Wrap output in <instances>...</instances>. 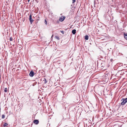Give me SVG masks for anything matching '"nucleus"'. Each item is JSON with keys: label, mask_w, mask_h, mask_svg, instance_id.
<instances>
[{"label": "nucleus", "mask_w": 127, "mask_h": 127, "mask_svg": "<svg viewBox=\"0 0 127 127\" xmlns=\"http://www.w3.org/2000/svg\"><path fill=\"white\" fill-rule=\"evenodd\" d=\"M121 101L122 102L121 103V104L122 105H124L127 102V97L126 98H122Z\"/></svg>", "instance_id": "1"}, {"label": "nucleus", "mask_w": 127, "mask_h": 127, "mask_svg": "<svg viewBox=\"0 0 127 127\" xmlns=\"http://www.w3.org/2000/svg\"><path fill=\"white\" fill-rule=\"evenodd\" d=\"M97 66L99 68H100L101 69H102L104 67V63H101L100 64L97 63Z\"/></svg>", "instance_id": "2"}, {"label": "nucleus", "mask_w": 127, "mask_h": 127, "mask_svg": "<svg viewBox=\"0 0 127 127\" xmlns=\"http://www.w3.org/2000/svg\"><path fill=\"white\" fill-rule=\"evenodd\" d=\"M29 20L30 21V24H32L34 21V20L32 18V15L31 14H30L29 16Z\"/></svg>", "instance_id": "3"}, {"label": "nucleus", "mask_w": 127, "mask_h": 127, "mask_svg": "<svg viewBox=\"0 0 127 127\" xmlns=\"http://www.w3.org/2000/svg\"><path fill=\"white\" fill-rule=\"evenodd\" d=\"M65 18V17L64 16H62L60 18L59 20L61 22L63 21Z\"/></svg>", "instance_id": "4"}, {"label": "nucleus", "mask_w": 127, "mask_h": 127, "mask_svg": "<svg viewBox=\"0 0 127 127\" xmlns=\"http://www.w3.org/2000/svg\"><path fill=\"white\" fill-rule=\"evenodd\" d=\"M34 73L32 71H31L29 74V75L31 77H32L34 75Z\"/></svg>", "instance_id": "5"}, {"label": "nucleus", "mask_w": 127, "mask_h": 127, "mask_svg": "<svg viewBox=\"0 0 127 127\" xmlns=\"http://www.w3.org/2000/svg\"><path fill=\"white\" fill-rule=\"evenodd\" d=\"M85 69L87 70V72H90L91 71V68L90 67H86Z\"/></svg>", "instance_id": "6"}, {"label": "nucleus", "mask_w": 127, "mask_h": 127, "mask_svg": "<svg viewBox=\"0 0 127 127\" xmlns=\"http://www.w3.org/2000/svg\"><path fill=\"white\" fill-rule=\"evenodd\" d=\"M39 121L37 120H35L33 121V123L37 125L39 123Z\"/></svg>", "instance_id": "7"}, {"label": "nucleus", "mask_w": 127, "mask_h": 127, "mask_svg": "<svg viewBox=\"0 0 127 127\" xmlns=\"http://www.w3.org/2000/svg\"><path fill=\"white\" fill-rule=\"evenodd\" d=\"M102 37L101 38H103L104 37L105 38H107V35L106 34H104V35H101Z\"/></svg>", "instance_id": "8"}, {"label": "nucleus", "mask_w": 127, "mask_h": 127, "mask_svg": "<svg viewBox=\"0 0 127 127\" xmlns=\"http://www.w3.org/2000/svg\"><path fill=\"white\" fill-rule=\"evenodd\" d=\"M76 30L75 29H74L72 31V32L73 34H74L76 33Z\"/></svg>", "instance_id": "9"}, {"label": "nucleus", "mask_w": 127, "mask_h": 127, "mask_svg": "<svg viewBox=\"0 0 127 127\" xmlns=\"http://www.w3.org/2000/svg\"><path fill=\"white\" fill-rule=\"evenodd\" d=\"M124 37L127 40V33H124Z\"/></svg>", "instance_id": "10"}, {"label": "nucleus", "mask_w": 127, "mask_h": 127, "mask_svg": "<svg viewBox=\"0 0 127 127\" xmlns=\"http://www.w3.org/2000/svg\"><path fill=\"white\" fill-rule=\"evenodd\" d=\"M43 82L44 84H45L47 82L45 78H44V80L43 81Z\"/></svg>", "instance_id": "11"}, {"label": "nucleus", "mask_w": 127, "mask_h": 127, "mask_svg": "<svg viewBox=\"0 0 127 127\" xmlns=\"http://www.w3.org/2000/svg\"><path fill=\"white\" fill-rule=\"evenodd\" d=\"M89 37L88 35H86L85 36V39L87 40H88L89 39Z\"/></svg>", "instance_id": "12"}, {"label": "nucleus", "mask_w": 127, "mask_h": 127, "mask_svg": "<svg viewBox=\"0 0 127 127\" xmlns=\"http://www.w3.org/2000/svg\"><path fill=\"white\" fill-rule=\"evenodd\" d=\"M55 39H57L58 40H60L59 37L58 36H55Z\"/></svg>", "instance_id": "13"}, {"label": "nucleus", "mask_w": 127, "mask_h": 127, "mask_svg": "<svg viewBox=\"0 0 127 127\" xmlns=\"http://www.w3.org/2000/svg\"><path fill=\"white\" fill-rule=\"evenodd\" d=\"M8 125V124L6 123H5L3 125V126L5 127L6 126H7Z\"/></svg>", "instance_id": "14"}, {"label": "nucleus", "mask_w": 127, "mask_h": 127, "mask_svg": "<svg viewBox=\"0 0 127 127\" xmlns=\"http://www.w3.org/2000/svg\"><path fill=\"white\" fill-rule=\"evenodd\" d=\"M5 116L4 114L2 115L1 118L2 119H4L5 118Z\"/></svg>", "instance_id": "15"}, {"label": "nucleus", "mask_w": 127, "mask_h": 127, "mask_svg": "<svg viewBox=\"0 0 127 127\" xmlns=\"http://www.w3.org/2000/svg\"><path fill=\"white\" fill-rule=\"evenodd\" d=\"M4 91L5 92H7V88H5L4 89Z\"/></svg>", "instance_id": "16"}, {"label": "nucleus", "mask_w": 127, "mask_h": 127, "mask_svg": "<svg viewBox=\"0 0 127 127\" xmlns=\"http://www.w3.org/2000/svg\"><path fill=\"white\" fill-rule=\"evenodd\" d=\"M44 23H45V24L46 25H47V22L46 20H45V21Z\"/></svg>", "instance_id": "17"}, {"label": "nucleus", "mask_w": 127, "mask_h": 127, "mask_svg": "<svg viewBox=\"0 0 127 127\" xmlns=\"http://www.w3.org/2000/svg\"><path fill=\"white\" fill-rule=\"evenodd\" d=\"M13 40V38L12 37H10V41H12Z\"/></svg>", "instance_id": "18"}, {"label": "nucleus", "mask_w": 127, "mask_h": 127, "mask_svg": "<svg viewBox=\"0 0 127 127\" xmlns=\"http://www.w3.org/2000/svg\"><path fill=\"white\" fill-rule=\"evenodd\" d=\"M61 32L63 34L64 33V32L63 31H61Z\"/></svg>", "instance_id": "19"}, {"label": "nucleus", "mask_w": 127, "mask_h": 127, "mask_svg": "<svg viewBox=\"0 0 127 127\" xmlns=\"http://www.w3.org/2000/svg\"><path fill=\"white\" fill-rule=\"evenodd\" d=\"M76 1V0H72V3Z\"/></svg>", "instance_id": "20"}, {"label": "nucleus", "mask_w": 127, "mask_h": 127, "mask_svg": "<svg viewBox=\"0 0 127 127\" xmlns=\"http://www.w3.org/2000/svg\"><path fill=\"white\" fill-rule=\"evenodd\" d=\"M113 60L112 59H111V60H110L111 61V62H112Z\"/></svg>", "instance_id": "21"}, {"label": "nucleus", "mask_w": 127, "mask_h": 127, "mask_svg": "<svg viewBox=\"0 0 127 127\" xmlns=\"http://www.w3.org/2000/svg\"><path fill=\"white\" fill-rule=\"evenodd\" d=\"M30 0H28V2H29Z\"/></svg>", "instance_id": "22"}, {"label": "nucleus", "mask_w": 127, "mask_h": 127, "mask_svg": "<svg viewBox=\"0 0 127 127\" xmlns=\"http://www.w3.org/2000/svg\"><path fill=\"white\" fill-rule=\"evenodd\" d=\"M105 39V38H104L103 39Z\"/></svg>", "instance_id": "23"}, {"label": "nucleus", "mask_w": 127, "mask_h": 127, "mask_svg": "<svg viewBox=\"0 0 127 127\" xmlns=\"http://www.w3.org/2000/svg\"><path fill=\"white\" fill-rule=\"evenodd\" d=\"M52 36H53V35L52 36Z\"/></svg>", "instance_id": "24"}]
</instances>
